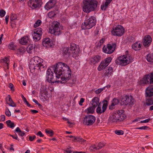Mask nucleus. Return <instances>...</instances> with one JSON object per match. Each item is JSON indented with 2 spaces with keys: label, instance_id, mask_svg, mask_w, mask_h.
<instances>
[{
  "label": "nucleus",
  "instance_id": "64",
  "mask_svg": "<svg viewBox=\"0 0 153 153\" xmlns=\"http://www.w3.org/2000/svg\"><path fill=\"white\" fill-rule=\"evenodd\" d=\"M101 62L102 63V64L103 65H104L105 68L108 65V64H107V63H106L104 61H102Z\"/></svg>",
  "mask_w": 153,
  "mask_h": 153
},
{
  "label": "nucleus",
  "instance_id": "30",
  "mask_svg": "<svg viewBox=\"0 0 153 153\" xmlns=\"http://www.w3.org/2000/svg\"><path fill=\"white\" fill-rule=\"evenodd\" d=\"M63 52L65 55H67L69 56H71L69 48H64L63 50Z\"/></svg>",
  "mask_w": 153,
  "mask_h": 153
},
{
  "label": "nucleus",
  "instance_id": "16",
  "mask_svg": "<svg viewBox=\"0 0 153 153\" xmlns=\"http://www.w3.org/2000/svg\"><path fill=\"white\" fill-rule=\"evenodd\" d=\"M145 95L153 97V85H149L146 89Z\"/></svg>",
  "mask_w": 153,
  "mask_h": 153
},
{
  "label": "nucleus",
  "instance_id": "32",
  "mask_svg": "<svg viewBox=\"0 0 153 153\" xmlns=\"http://www.w3.org/2000/svg\"><path fill=\"white\" fill-rule=\"evenodd\" d=\"M15 131V133H16V132L18 134L19 136L21 137L24 136L25 134V133L24 132L21 131L19 128L18 127L16 128Z\"/></svg>",
  "mask_w": 153,
  "mask_h": 153
},
{
  "label": "nucleus",
  "instance_id": "7",
  "mask_svg": "<svg viewBox=\"0 0 153 153\" xmlns=\"http://www.w3.org/2000/svg\"><path fill=\"white\" fill-rule=\"evenodd\" d=\"M69 49L71 56L75 59H78L79 51V46L74 43H71Z\"/></svg>",
  "mask_w": 153,
  "mask_h": 153
},
{
  "label": "nucleus",
  "instance_id": "19",
  "mask_svg": "<svg viewBox=\"0 0 153 153\" xmlns=\"http://www.w3.org/2000/svg\"><path fill=\"white\" fill-rule=\"evenodd\" d=\"M46 78L47 80L49 83H53L56 82H58V80H56L57 78L58 79L57 77L56 78V77L55 78H54L53 74L47 76Z\"/></svg>",
  "mask_w": 153,
  "mask_h": 153
},
{
  "label": "nucleus",
  "instance_id": "14",
  "mask_svg": "<svg viewBox=\"0 0 153 153\" xmlns=\"http://www.w3.org/2000/svg\"><path fill=\"white\" fill-rule=\"evenodd\" d=\"M101 59V57L99 55H95L89 59V62L90 64L95 65L99 62Z\"/></svg>",
  "mask_w": 153,
  "mask_h": 153
},
{
  "label": "nucleus",
  "instance_id": "44",
  "mask_svg": "<svg viewBox=\"0 0 153 153\" xmlns=\"http://www.w3.org/2000/svg\"><path fill=\"white\" fill-rule=\"evenodd\" d=\"M55 15L56 14L53 10L51 11L48 13V16L51 18L54 17Z\"/></svg>",
  "mask_w": 153,
  "mask_h": 153
},
{
  "label": "nucleus",
  "instance_id": "47",
  "mask_svg": "<svg viewBox=\"0 0 153 153\" xmlns=\"http://www.w3.org/2000/svg\"><path fill=\"white\" fill-rule=\"evenodd\" d=\"M45 132L48 134L49 135L51 136H52L53 135V133L52 131L50 130H49L46 129L45 130Z\"/></svg>",
  "mask_w": 153,
  "mask_h": 153
},
{
  "label": "nucleus",
  "instance_id": "60",
  "mask_svg": "<svg viewBox=\"0 0 153 153\" xmlns=\"http://www.w3.org/2000/svg\"><path fill=\"white\" fill-rule=\"evenodd\" d=\"M148 128H149L147 126H142L140 127H139V128L140 129H142V130H146Z\"/></svg>",
  "mask_w": 153,
  "mask_h": 153
},
{
  "label": "nucleus",
  "instance_id": "23",
  "mask_svg": "<svg viewBox=\"0 0 153 153\" xmlns=\"http://www.w3.org/2000/svg\"><path fill=\"white\" fill-rule=\"evenodd\" d=\"M146 99V104L148 105H153V97L146 96L145 95Z\"/></svg>",
  "mask_w": 153,
  "mask_h": 153
},
{
  "label": "nucleus",
  "instance_id": "27",
  "mask_svg": "<svg viewBox=\"0 0 153 153\" xmlns=\"http://www.w3.org/2000/svg\"><path fill=\"white\" fill-rule=\"evenodd\" d=\"M112 0H106V1L101 6V10H105L108 5L111 1Z\"/></svg>",
  "mask_w": 153,
  "mask_h": 153
},
{
  "label": "nucleus",
  "instance_id": "63",
  "mask_svg": "<svg viewBox=\"0 0 153 153\" xmlns=\"http://www.w3.org/2000/svg\"><path fill=\"white\" fill-rule=\"evenodd\" d=\"M149 75L151 78V83H153V73H151L150 74H149Z\"/></svg>",
  "mask_w": 153,
  "mask_h": 153
},
{
  "label": "nucleus",
  "instance_id": "8",
  "mask_svg": "<svg viewBox=\"0 0 153 153\" xmlns=\"http://www.w3.org/2000/svg\"><path fill=\"white\" fill-rule=\"evenodd\" d=\"M116 47V43H110L103 47L102 51L106 53L111 54L114 51Z\"/></svg>",
  "mask_w": 153,
  "mask_h": 153
},
{
  "label": "nucleus",
  "instance_id": "9",
  "mask_svg": "<svg viewBox=\"0 0 153 153\" xmlns=\"http://www.w3.org/2000/svg\"><path fill=\"white\" fill-rule=\"evenodd\" d=\"M120 100V104L121 105H126L128 104L131 105L134 104V99L131 95H126L124 97H121Z\"/></svg>",
  "mask_w": 153,
  "mask_h": 153
},
{
  "label": "nucleus",
  "instance_id": "33",
  "mask_svg": "<svg viewBox=\"0 0 153 153\" xmlns=\"http://www.w3.org/2000/svg\"><path fill=\"white\" fill-rule=\"evenodd\" d=\"M42 29L41 28H38L35 29L33 31V33H36L37 34H39L40 35H42Z\"/></svg>",
  "mask_w": 153,
  "mask_h": 153
},
{
  "label": "nucleus",
  "instance_id": "41",
  "mask_svg": "<svg viewBox=\"0 0 153 153\" xmlns=\"http://www.w3.org/2000/svg\"><path fill=\"white\" fill-rule=\"evenodd\" d=\"M105 145V144L104 143L101 142L99 143L97 146V149L98 150L101 149Z\"/></svg>",
  "mask_w": 153,
  "mask_h": 153
},
{
  "label": "nucleus",
  "instance_id": "31",
  "mask_svg": "<svg viewBox=\"0 0 153 153\" xmlns=\"http://www.w3.org/2000/svg\"><path fill=\"white\" fill-rule=\"evenodd\" d=\"M95 109V108H93L92 106L88 107V108L86 109L85 111V112L87 114H93L94 112V110Z\"/></svg>",
  "mask_w": 153,
  "mask_h": 153
},
{
  "label": "nucleus",
  "instance_id": "18",
  "mask_svg": "<svg viewBox=\"0 0 153 153\" xmlns=\"http://www.w3.org/2000/svg\"><path fill=\"white\" fill-rule=\"evenodd\" d=\"M113 70L112 67H111V66H109L108 69H106L105 70L104 74V76L107 78L110 77L112 74Z\"/></svg>",
  "mask_w": 153,
  "mask_h": 153
},
{
  "label": "nucleus",
  "instance_id": "15",
  "mask_svg": "<svg viewBox=\"0 0 153 153\" xmlns=\"http://www.w3.org/2000/svg\"><path fill=\"white\" fill-rule=\"evenodd\" d=\"M152 39L151 37L149 35H147L144 38L143 41V45L145 47H148L150 45Z\"/></svg>",
  "mask_w": 153,
  "mask_h": 153
},
{
  "label": "nucleus",
  "instance_id": "29",
  "mask_svg": "<svg viewBox=\"0 0 153 153\" xmlns=\"http://www.w3.org/2000/svg\"><path fill=\"white\" fill-rule=\"evenodd\" d=\"M32 35L33 40L35 42L39 40L42 36L41 35H40L36 34V33H33Z\"/></svg>",
  "mask_w": 153,
  "mask_h": 153
},
{
  "label": "nucleus",
  "instance_id": "45",
  "mask_svg": "<svg viewBox=\"0 0 153 153\" xmlns=\"http://www.w3.org/2000/svg\"><path fill=\"white\" fill-rule=\"evenodd\" d=\"M9 48L11 50H14L16 48V46L13 43H11L8 46Z\"/></svg>",
  "mask_w": 153,
  "mask_h": 153
},
{
  "label": "nucleus",
  "instance_id": "35",
  "mask_svg": "<svg viewBox=\"0 0 153 153\" xmlns=\"http://www.w3.org/2000/svg\"><path fill=\"white\" fill-rule=\"evenodd\" d=\"M6 123L7 126L11 128H13L15 126L14 123L13 122H11L10 120L7 121Z\"/></svg>",
  "mask_w": 153,
  "mask_h": 153
},
{
  "label": "nucleus",
  "instance_id": "26",
  "mask_svg": "<svg viewBox=\"0 0 153 153\" xmlns=\"http://www.w3.org/2000/svg\"><path fill=\"white\" fill-rule=\"evenodd\" d=\"M6 99L8 100L10 102V103H7L10 106L12 107H16V105L13 101L12 99L10 96V95H8L7 97L6 98Z\"/></svg>",
  "mask_w": 153,
  "mask_h": 153
},
{
  "label": "nucleus",
  "instance_id": "57",
  "mask_svg": "<svg viewBox=\"0 0 153 153\" xmlns=\"http://www.w3.org/2000/svg\"><path fill=\"white\" fill-rule=\"evenodd\" d=\"M84 99L83 98H81L80 99V100L79 102V104L80 105H82V103L84 101Z\"/></svg>",
  "mask_w": 153,
  "mask_h": 153
},
{
  "label": "nucleus",
  "instance_id": "48",
  "mask_svg": "<svg viewBox=\"0 0 153 153\" xmlns=\"http://www.w3.org/2000/svg\"><path fill=\"white\" fill-rule=\"evenodd\" d=\"M111 60L112 58L110 57H109L106 58L104 61L109 65L110 63L111 62Z\"/></svg>",
  "mask_w": 153,
  "mask_h": 153
},
{
  "label": "nucleus",
  "instance_id": "54",
  "mask_svg": "<svg viewBox=\"0 0 153 153\" xmlns=\"http://www.w3.org/2000/svg\"><path fill=\"white\" fill-rule=\"evenodd\" d=\"M103 90V88H100L97 90L95 91V93L97 94H99Z\"/></svg>",
  "mask_w": 153,
  "mask_h": 153
},
{
  "label": "nucleus",
  "instance_id": "51",
  "mask_svg": "<svg viewBox=\"0 0 153 153\" xmlns=\"http://www.w3.org/2000/svg\"><path fill=\"white\" fill-rule=\"evenodd\" d=\"M5 114L6 116L9 117L11 116V114L8 108L6 109L5 111Z\"/></svg>",
  "mask_w": 153,
  "mask_h": 153
},
{
  "label": "nucleus",
  "instance_id": "6",
  "mask_svg": "<svg viewBox=\"0 0 153 153\" xmlns=\"http://www.w3.org/2000/svg\"><path fill=\"white\" fill-rule=\"evenodd\" d=\"M83 10H94L97 7V2L92 0H84L83 1Z\"/></svg>",
  "mask_w": 153,
  "mask_h": 153
},
{
  "label": "nucleus",
  "instance_id": "1",
  "mask_svg": "<svg viewBox=\"0 0 153 153\" xmlns=\"http://www.w3.org/2000/svg\"><path fill=\"white\" fill-rule=\"evenodd\" d=\"M54 72L56 74V77L58 79L60 78V80H58V82L61 83H65L69 80L71 76V71L68 65L63 62H59L56 64L53 68Z\"/></svg>",
  "mask_w": 153,
  "mask_h": 153
},
{
  "label": "nucleus",
  "instance_id": "10",
  "mask_svg": "<svg viewBox=\"0 0 153 153\" xmlns=\"http://www.w3.org/2000/svg\"><path fill=\"white\" fill-rule=\"evenodd\" d=\"M124 29L122 25H118L113 27L112 33L114 36H120L124 34Z\"/></svg>",
  "mask_w": 153,
  "mask_h": 153
},
{
  "label": "nucleus",
  "instance_id": "42",
  "mask_svg": "<svg viewBox=\"0 0 153 153\" xmlns=\"http://www.w3.org/2000/svg\"><path fill=\"white\" fill-rule=\"evenodd\" d=\"M17 16L15 14L12 13L10 16V20L11 21H13L17 19Z\"/></svg>",
  "mask_w": 153,
  "mask_h": 153
},
{
  "label": "nucleus",
  "instance_id": "38",
  "mask_svg": "<svg viewBox=\"0 0 153 153\" xmlns=\"http://www.w3.org/2000/svg\"><path fill=\"white\" fill-rule=\"evenodd\" d=\"M141 46L140 42H137L134 43V50L137 51L140 50Z\"/></svg>",
  "mask_w": 153,
  "mask_h": 153
},
{
  "label": "nucleus",
  "instance_id": "24",
  "mask_svg": "<svg viewBox=\"0 0 153 153\" xmlns=\"http://www.w3.org/2000/svg\"><path fill=\"white\" fill-rule=\"evenodd\" d=\"M29 40V38L27 36H24L21 38L19 40V43L23 45H25L27 44Z\"/></svg>",
  "mask_w": 153,
  "mask_h": 153
},
{
  "label": "nucleus",
  "instance_id": "58",
  "mask_svg": "<svg viewBox=\"0 0 153 153\" xmlns=\"http://www.w3.org/2000/svg\"><path fill=\"white\" fill-rule=\"evenodd\" d=\"M36 137L35 135L33 136H30L29 137V139L30 141H32Z\"/></svg>",
  "mask_w": 153,
  "mask_h": 153
},
{
  "label": "nucleus",
  "instance_id": "28",
  "mask_svg": "<svg viewBox=\"0 0 153 153\" xmlns=\"http://www.w3.org/2000/svg\"><path fill=\"white\" fill-rule=\"evenodd\" d=\"M26 51V48L25 47H21L18 49L16 51V53L18 54H23Z\"/></svg>",
  "mask_w": 153,
  "mask_h": 153
},
{
  "label": "nucleus",
  "instance_id": "11",
  "mask_svg": "<svg viewBox=\"0 0 153 153\" xmlns=\"http://www.w3.org/2000/svg\"><path fill=\"white\" fill-rule=\"evenodd\" d=\"M127 56L125 55L119 56L115 60V62L117 65L125 66L129 63Z\"/></svg>",
  "mask_w": 153,
  "mask_h": 153
},
{
  "label": "nucleus",
  "instance_id": "52",
  "mask_svg": "<svg viewBox=\"0 0 153 153\" xmlns=\"http://www.w3.org/2000/svg\"><path fill=\"white\" fill-rule=\"evenodd\" d=\"M89 149L91 151H94V150H97V146L95 145L91 146L89 148Z\"/></svg>",
  "mask_w": 153,
  "mask_h": 153
},
{
  "label": "nucleus",
  "instance_id": "59",
  "mask_svg": "<svg viewBox=\"0 0 153 153\" xmlns=\"http://www.w3.org/2000/svg\"><path fill=\"white\" fill-rule=\"evenodd\" d=\"M9 15H7L5 17V20L6 21V24H7L9 19Z\"/></svg>",
  "mask_w": 153,
  "mask_h": 153
},
{
  "label": "nucleus",
  "instance_id": "55",
  "mask_svg": "<svg viewBox=\"0 0 153 153\" xmlns=\"http://www.w3.org/2000/svg\"><path fill=\"white\" fill-rule=\"evenodd\" d=\"M151 120L150 118H149L146 120H145L143 121H141L140 122V123H147L149 122V121Z\"/></svg>",
  "mask_w": 153,
  "mask_h": 153
},
{
  "label": "nucleus",
  "instance_id": "43",
  "mask_svg": "<svg viewBox=\"0 0 153 153\" xmlns=\"http://www.w3.org/2000/svg\"><path fill=\"white\" fill-rule=\"evenodd\" d=\"M42 23L41 21L40 20L37 21L34 24V27H36L39 26Z\"/></svg>",
  "mask_w": 153,
  "mask_h": 153
},
{
  "label": "nucleus",
  "instance_id": "39",
  "mask_svg": "<svg viewBox=\"0 0 153 153\" xmlns=\"http://www.w3.org/2000/svg\"><path fill=\"white\" fill-rule=\"evenodd\" d=\"M119 102V101L116 98H114L112 101L111 106H114L117 105Z\"/></svg>",
  "mask_w": 153,
  "mask_h": 153
},
{
  "label": "nucleus",
  "instance_id": "2",
  "mask_svg": "<svg viewBox=\"0 0 153 153\" xmlns=\"http://www.w3.org/2000/svg\"><path fill=\"white\" fill-rule=\"evenodd\" d=\"M124 111L118 110L113 112L109 116L108 121L111 123L119 122L125 118Z\"/></svg>",
  "mask_w": 153,
  "mask_h": 153
},
{
  "label": "nucleus",
  "instance_id": "53",
  "mask_svg": "<svg viewBox=\"0 0 153 153\" xmlns=\"http://www.w3.org/2000/svg\"><path fill=\"white\" fill-rule=\"evenodd\" d=\"M6 12L4 10H0V16L1 17H3L4 16Z\"/></svg>",
  "mask_w": 153,
  "mask_h": 153
},
{
  "label": "nucleus",
  "instance_id": "40",
  "mask_svg": "<svg viewBox=\"0 0 153 153\" xmlns=\"http://www.w3.org/2000/svg\"><path fill=\"white\" fill-rule=\"evenodd\" d=\"M74 141H77L78 142H82L85 141V140L82 138L80 137H74V140H73Z\"/></svg>",
  "mask_w": 153,
  "mask_h": 153
},
{
  "label": "nucleus",
  "instance_id": "5",
  "mask_svg": "<svg viewBox=\"0 0 153 153\" xmlns=\"http://www.w3.org/2000/svg\"><path fill=\"white\" fill-rule=\"evenodd\" d=\"M59 23L57 21L53 22L50 26L48 32L55 36H58L62 33V31L59 28Z\"/></svg>",
  "mask_w": 153,
  "mask_h": 153
},
{
  "label": "nucleus",
  "instance_id": "50",
  "mask_svg": "<svg viewBox=\"0 0 153 153\" xmlns=\"http://www.w3.org/2000/svg\"><path fill=\"white\" fill-rule=\"evenodd\" d=\"M115 133L118 135H122L124 133L123 131L122 130H116L115 131Z\"/></svg>",
  "mask_w": 153,
  "mask_h": 153
},
{
  "label": "nucleus",
  "instance_id": "20",
  "mask_svg": "<svg viewBox=\"0 0 153 153\" xmlns=\"http://www.w3.org/2000/svg\"><path fill=\"white\" fill-rule=\"evenodd\" d=\"M149 74L145 76L140 81L141 83L149 84L151 83V78Z\"/></svg>",
  "mask_w": 153,
  "mask_h": 153
},
{
  "label": "nucleus",
  "instance_id": "61",
  "mask_svg": "<svg viewBox=\"0 0 153 153\" xmlns=\"http://www.w3.org/2000/svg\"><path fill=\"white\" fill-rule=\"evenodd\" d=\"M36 134L38 136H39L40 137H42L44 136L43 134L41 131H39Z\"/></svg>",
  "mask_w": 153,
  "mask_h": 153
},
{
  "label": "nucleus",
  "instance_id": "3",
  "mask_svg": "<svg viewBox=\"0 0 153 153\" xmlns=\"http://www.w3.org/2000/svg\"><path fill=\"white\" fill-rule=\"evenodd\" d=\"M42 59L38 56H34L31 60L30 63L33 67H31L34 70H39L40 71H43L46 68V65L43 64Z\"/></svg>",
  "mask_w": 153,
  "mask_h": 153
},
{
  "label": "nucleus",
  "instance_id": "62",
  "mask_svg": "<svg viewBox=\"0 0 153 153\" xmlns=\"http://www.w3.org/2000/svg\"><path fill=\"white\" fill-rule=\"evenodd\" d=\"M9 88L11 89V90H12L13 91H14V89L13 88V84L12 83H10L9 84Z\"/></svg>",
  "mask_w": 153,
  "mask_h": 153
},
{
  "label": "nucleus",
  "instance_id": "34",
  "mask_svg": "<svg viewBox=\"0 0 153 153\" xmlns=\"http://www.w3.org/2000/svg\"><path fill=\"white\" fill-rule=\"evenodd\" d=\"M146 59L148 61L150 62H153V54L149 53L146 56Z\"/></svg>",
  "mask_w": 153,
  "mask_h": 153
},
{
  "label": "nucleus",
  "instance_id": "36",
  "mask_svg": "<svg viewBox=\"0 0 153 153\" xmlns=\"http://www.w3.org/2000/svg\"><path fill=\"white\" fill-rule=\"evenodd\" d=\"M3 60L4 62V65L7 69H8V63L9 62V58L7 57H6L3 59Z\"/></svg>",
  "mask_w": 153,
  "mask_h": 153
},
{
  "label": "nucleus",
  "instance_id": "37",
  "mask_svg": "<svg viewBox=\"0 0 153 153\" xmlns=\"http://www.w3.org/2000/svg\"><path fill=\"white\" fill-rule=\"evenodd\" d=\"M34 48V45L33 44L29 45L27 48V52L29 53H30Z\"/></svg>",
  "mask_w": 153,
  "mask_h": 153
},
{
  "label": "nucleus",
  "instance_id": "21",
  "mask_svg": "<svg viewBox=\"0 0 153 153\" xmlns=\"http://www.w3.org/2000/svg\"><path fill=\"white\" fill-rule=\"evenodd\" d=\"M107 107V104L105 103H104L102 106V109L100 107L99 105L96 109L97 112L98 114H101L104 113L106 110Z\"/></svg>",
  "mask_w": 153,
  "mask_h": 153
},
{
  "label": "nucleus",
  "instance_id": "46",
  "mask_svg": "<svg viewBox=\"0 0 153 153\" xmlns=\"http://www.w3.org/2000/svg\"><path fill=\"white\" fill-rule=\"evenodd\" d=\"M105 67L102 64V63L101 62L100 63V65L98 66V68H97V70L99 71H101V70H102L104 68H105Z\"/></svg>",
  "mask_w": 153,
  "mask_h": 153
},
{
  "label": "nucleus",
  "instance_id": "12",
  "mask_svg": "<svg viewBox=\"0 0 153 153\" xmlns=\"http://www.w3.org/2000/svg\"><path fill=\"white\" fill-rule=\"evenodd\" d=\"M95 118L92 115L86 116L83 120V123L85 125L91 126L95 122Z\"/></svg>",
  "mask_w": 153,
  "mask_h": 153
},
{
  "label": "nucleus",
  "instance_id": "22",
  "mask_svg": "<svg viewBox=\"0 0 153 153\" xmlns=\"http://www.w3.org/2000/svg\"><path fill=\"white\" fill-rule=\"evenodd\" d=\"M99 98L97 97H94L92 99L91 102L93 108H95L98 105H99Z\"/></svg>",
  "mask_w": 153,
  "mask_h": 153
},
{
  "label": "nucleus",
  "instance_id": "25",
  "mask_svg": "<svg viewBox=\"0 0 153 153\" xmlns=\"http://www.w3.org/2000/svg\"><path fill=\"white\" fill-rule=\"evenodd\" d=\"M53 0H50L48 2L45 6L46 10H50L53 7Z\"/></svg>",
  "mask_w": 153,
  "mask_h": 153
},
{
  "label": "nucleus",
  "instance_id": "17",
  "mask_svg": "<svg viewBox=\"0 0 153 153\" xmlns=\"http://www.w3.org/2000/svg\"><path fill=\"white\" fill-rule=\"evenodd\" d=\"M42 44L44 46L47 48H50L52 46L51 40L49 38L44 39Z\"/></svg>",
  "mask_w": 153,
  "mask_h": 153
},
{
  "label": "nucleus",
  "instance_id": "49",
  "mask_svg": "<svg viewBox=\"0 0 153 153\" xmlns=\"http://www.w3.org/2000/svg\"><path fill=\"white\" fill-rule=\"evenodd\" d=\"M51 74H53L52 71L50 68L48 69L47 71V76H48Z\"/></svg>",
  "mask_w": 153,
  "mask_h": 153
},
{
  "label": "nucleus",
  "instance_id": "56",
  "mask_svg": "<svg viewBox=\"0 0 153 153\" xmlns=\"http://www.w3.org/2000/svg\"><path fill=\"white\" fill-rule=\"evenodd\" d=\"M11 137H12L16 140H19V139H18V137L16 134L14 135H10Z\"/></svg>",
  "mask_w": 153,
  "mask_h": 153
},
{
  "label": "nucleus",
  "instance_id": "4",
  "mask_svg": "<svg viewBox=\"0 0 153 153\" xmlns=\"http://www.w3.org/2000/svg\"><path fill=\"white\" fill-rule=\"evenodd\" d=\"M96 20L95 17L92 16L88 19H86L81 25L82 29H89L94 26L96 24Z\"/></svg>",
  "mask_w": 153,
  "mask_h": 153
},
{
  "label": "nucleus",
  "instance_id": "13",
  "mask_svg": "<svg viewBox=\"0 0 153 153\" xmlns=\"http://www.w3.org/2000/svg\"><path fill=\"white\" fill-rule=\"evenodd\" d=\"M42 0H31L28 2V5L32 9H35L41 6Z\"/></svg>",
  "mask_w": 153,
  "mask_h": 153
}]
</instances>
